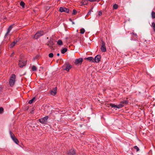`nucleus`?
I'll return each instance as SVG.
<instances>
[{
    "label": "nucleus",
    "instance_id": "9b49d317",
    "mask_svg": "<svg viewBox=\"0 0 155 155\" xmlns=\"http://www.w3.org/2000/svg\"><path fill=\"white\" fill-rule=\"evenodd\" d=\"M57 90V88L56 87H55L51 91V94L54 95L56 93V91Z\"/></svg>",
    "mask_w": 155,
    "mask_h": 155
},
{
    "label": "nucleus",
    "instance_id": "4c0bfd02",
    "mask_svg": "<svg viewBox=\"0 0 155 155\" xmlns=\"http://www.w3.org/2000/svg\"><path fill=\"white\" fill-rule=\"evenodd\" d=\"M57 55L58 56H59V55H60V54H59V53H57Z\"/></svg>",
    "mask_w": 155,
    "mask_h": 155
},
{
    "label": "nucleus",
    "instance_id": "1a4fd4ad",
    "mask_svg": "<svg viewBox=\"0 0 155 155\" xmlns=\"http://www.w3.org/2000/svg\"><path fill=\"white\" fill-rule=\"evenodd\" d=\"M47 45L50 48H52L54 43L52 39H51L47 43Z\"/></svg>",
    "mask_w": 155,
    "mask_h": 155
},
{
    "label": "nucleus",
    "instance_id": "aec40b11",
    "mask_svg": "<svg viewBox=\"0 0 155 155\" xmlns=\"http://www.w3.org/2000/svg\"><path fill=\"white\" fill-rule=\"evenodd\" d=\"M151 26L153 30L155 32V24L154 22H153L152 23Z\"/></svg>",
    "mask_w": 155,
    "mask_h": 155
},
{
    "label": "nucleus",
    "instance_id": "7c9ffc66",
    "mask_svg": "<svg viewBox=\"0 0 155 155\" xmlns=\"http://www.w3.org/2000/svg\"><path fill=\"white\" fill-rule=\"evenodd\" d=\"M53 54L52 53H50L48 55L49 57L50 58H52L53 57Z\"/></svg>",
    "mask_w": 155,
    "mask_h": 155
},
{
    "label": "nucleus",
    "instance_id": "9d476101",
    "mask_svg": "<svg viewBox=\"0 0 155 155\" xmlns=\"http://www.w3.org/2000/svg\"><path fill=\"white\" fill-rule=\"evenodd\" d=\"M66 67L65 70L68 71H69L70 69L71 68V65H70L69 63H67L66 64Z\"/></svg>",
    "mask_w": 155,
    "mask_h": 155
},
{
    "label": "nucleus",
    "instance_id": "72a5a7b5",
    "mask_svg": "<svg viewBox=\"0 0 155 155\" xmlns=\"http://www.w3.org/2000/svg\"><path fill=\"white\" fill-rule=\"evenodd\" d=\"M3 109L2 107H1L0 108V113L2 112L3 111Z\"/></svg>",
    "mask_w": 155,
    "mask_h": 155
},
{
    "label": "nucleus",
    "instance_id": "6e6552de",
    "mask_svg": "<svg viewBox=\"0 0 155 155\" xmlns=\"http://www.w3.org/2000/svg\"><path fill=\"white\" fill-rule=\"evenodd\" d=\"M101 58V55H97L96 56L94 59V62L98 63L100 60Z\"/></svg>",
    "mask_w": 155,
    "mask_h": 155
},
{
    "label": "nucleus",
    "instance_id": "0eeeda50",
    "mask_svg": "<svg viewBox=\"0 0 155 155\" xmlns=\"http://www.w3.org/2000/svg\"><path fill=\"white\" fill-rule=\"evenodd\" d=\"M83 61V59L82 58H79L76 59L74 62V64L76 65L78 64H81Z\"/></svg>",
    "mask_w": 155,
    "mask_h": 155
},
{
    "label": "nucleus",
    "instance_id": "58836bf2",
    "mask_svg": "<svg viewBox=\"0 0 155 155\" xmlns=\"http://www.w3.org/2000/svg\"><path fill=\"white\" fill-rule=\"evenodd\" d=\"M71 22H72L73 24H74V22L73 21H71Z\"/></svg>",
    "mask_w": 155,
    "mask_h": 155
},
{
    "label": "nucleus",
    "instance_id": "c9c22d12",
    "mask_svg": "<svg viewBox=\"0 0 155 155\" xmlns=\"http://www.w3.org/2000/svg\"><path fill=\"white\" fill-rule=\"evenodd\" d=\"M88 0L90 2H94V1H96V0Z\"/></svg>",
    "mask_w": 155,
    "mask_h": 155
},
{
    "label": "nucleus",
    "instance_id": "a878e982",
    "mask_svg": "<svg viewBox=\"0 0 155 155\" xmlns=\"http://www.w3.org/2000/svg\"><path fill=\"white\" fill-rule=\"evenodd\" d=\"M152 17L153 18H155V12L153 11L151 13Z\"/></svg>",
    "mask_w": 155,
    "mask_h": 155
},
{
    "label": "nucleus",
    "instance_id": "cd10ccee",
    "mask_svg": "<svg viewBox=\"0 0 155 155\" xmlns=\"http://www.w3.org/2000/svg\"><path fill=\"white\" fill-rule=\"evenodd\" d=\"M35 97L33 98L32 99H31V100H30L29 101L28 103L30 104H31L33 102V101L35 100Z\"/></svg>",
    "mask_w": 155,
    "mask_h": 155
},
{
    "label": "nucleus",
    "instance_id": "f257e3e1",
    "mask_svg": "<svg viewBox=\"0 0 155 155\" xmlns=\"http://www.w3.org/2000/svg\"><path fill=\"white\" fill-rule=\"evenodd\" d=\"M16 76L14 74H12L9 80V84L10 86L13 87L15 82Z\"/></svg>",
    "mask_w": 155,
    "mask_h": 155
},
{
    "label": "nucleus",
    "instance_id": "b1692460",
    "mask_svg": "<svg viewBox=\"0 0 155 155\" xmlns=\"http://www.w3.org/2000/svg\"><path fill=\"white\" fill-rule=\"evenodd\" d=\"M118 5L116 4H115L113 5V8L114 9H116L118 8Z\"/></svg>",
    "mask_w": 155,
    "mask_h": 155
},
{
    "label": "nucleus",
    "instance_id": "4be33fe9",
    "mask_svg": "<svg viewBox=\"0 0 155 155\" xmlns=\"http://www.w3.org/2000/svg\"><path fill=\"white\" fill-rule=\"evenodd\" d=\"M124 106V105H123L122 104H119L117 105V108H122V107Z\"/></svg>",
    "mask_w": 155,
    "mask_h": 155
},
{
    "label": "nucleus",
    "instance_id": "e433bc0d",
    "mask_svg": "<svg viewBox=\"0 0 155 155\" xmlns=\"http://www.w3.org/2000/svg\"><path fill=\"white\" fill-rule=\"evenodd\" d=\"M69 20L70 21H71V22L72 21H73L72 20L71 18L69 19Z\"/></svg>",
    "mask_w": 155,
    "mask_h": 155
},
{
    "label": "nucleus",
    "instance_id": "423d86ee",
    "mask_svg": "<svg viewBox=\"0 0 155 155\" xmlns=\"http://www.w3.org/2000/svg\"><path fill=\"white\" fill-rule=\"evenodd\" d=\"M26 64V61L23 60H20L19 61L18 65L20 68H22L23 67L25 66Z\"/></svg>",
    "mask_w": 155,
    "mask_h": 155
},
{
    "label": "nucleus",
    "instance_id": "a211bd4d",
    "mask_svg": "<svg viewBox=\"0 0 155 155\" xmlns=\"http://www.w3.org/2000/svg\"><path fill=\"white\" fill-rule=\"evenodd\" d=\"M12 140L17 144H18L19 143L18 140L15 137L12 139Z\"/></svg>",
    "mask_w": 155,
    "mask_h": 155
},
{
    "label": "nucleus",
    "instance_id": "5701e85b",
    "mask_svg": "<svg viewBox=\"0 0 155 155\" xmlns=\"http://www.w3.org/2000/svg\"><path fill=\"white\" fill-rule=\"evenodd\" d=\"M57 44L59 45H63L62 41L61 40H59L57 41Z\"/></svg>",
    "mask_w": 155,
    "mask_h": 155
},
{
    "label": "nucleus",
    "instance_id": "f03ea898",
    "mask_svg": "<svg viewBox=\"0 0 155 155\" xmlns=\"http://www.w3.org/2000/svg\"><path fill=\"white\" fill-rule=\"evenodd\" d=\"M48 118V116H46L44 117L39 119V121L40 123L42 124H46L47 122V120Z\"/></svg>",
    "mask_w": 155,
    "mask_h": 155
},
{
    "label": "nucleus",
    "instance_id": "f3484780",
    "mask_svg": "<svg viewBox=\"0 0 155 155\" xmlns=\"http://www.w3.org/2000/svg\"><path fill=\"white\" fill-rule=\"evenodd\" d=\"M67 51V49L66 48H63L61 50V52L62 54H64Z\"/></svg>",
    "mask_w": 155,
    "mask_h": 155
},
{
    "label": "nucleus",
    "instance_id": "2f4dec72",
    "mask_svg": "<svg viewBox=\"0 0 155 155\" xmlns=\"http://www.w3.org/2000/svg\"><path fill=\"white\" fill-rule=\"evenodd\" d=\"M134 148L136 150V151L138 152L139 151V149L137 146H135L134 147Z\"/></svg>",
    "mask_w": 155,
    "mask_h": 155
},
{
    "label": "nucleus",
    "instance_id": "ea45409f",
    "mask_svg": "<svg viewBox=\"0 0 155 155\" xmlns=\"http://www.w3.org/2000/svg\"><path fill=\"white\" fill-rule=\"evenodd\" d=\"M91 13V11H89L88 12V13L89 14L90 13Z\"/></svg>",
    "mask_w": 155,
    "mask_h": 155
},
{
    "label": "nucleus",
    "instance_id": "2eb2a0df",
    "mask_svg": "<svg viewBox=\"0 0 155 155\" xmlns=\"http://www.w3.org/2000/svg\"><path fill=\"white\" fill-rule=\"evenodd\" d=\"M9 134H10V137L12 139H13L15 137V135L11 132V130L9 131Z\"/></svg>",
    "mask_w": 155,
    "mask_h": 155
},
{
    "label": "nucleus",
    "instance_id": "20e7f679",
    "mask_svg": "<svg viewBox=\"0 0 155 155\" xmlns=\"http://www.w3.org/2000/svg\"><path fill=\"white\" fill-rule=\"evenodd\" d=\"M59 11L61 12H65L67 13H68L69 10V9L68 8L64 7H61L59 8Z\"/></svg>",
    "mask_w": 155,
    "mask_h": 155
},
{
    "label": "nucleus",
    "instance_id": "dca6fc26",
    "mask_svg": "<svg viewBox=\"0 0 155 155\" xmlns=\"http://www.w3.org/2000/svg\"><path fill=\"white\" fill-rule=\"evenodd\" d=\"M12 25L10 26L8 28V32H7V33L5 34L6 36L9 33V32H10V31L12 29Z\"/></svg>",
    "mask_w": 155,
    "mask_h": 155
},
{
    "label": "nucleus",
    "instance_id": "473e14b6",
    "mask_svg": "<svg viewBox=\"0 0 155 155\" xmlns=\"http://www.w3.org/2000/svg\"><path fill=\"white\" fill-rule=\"evenodd\" d=\"M76 13H77V11L75 9H73V11L72 15H75Z\"/></svg>",
    "mask_w": 155,
    "mask_h": 155
},
{
    "label": "nucleus",
    "instance_id": "ddd939ff",
    "mask_svg": "<svg viewBox=\"0 0 155 155\" xmlns=\"http://www.w3.org/2000/svg\"><path fill=\"white\" fill-rule=\"evenodd\" d=\"M130 34L132 35V38L131 40H135L136 39H133L134 37L133 35L136 38H138V36H137L136 34H135L133 32L130 33Z\"/></svg>",
    "mask_w": 155,
    "mask_h": 155
},
{
    "label": "nucleus",
    "instance_id": "bb28decb",
    "mask_svg": "<svg viewBox=\"0 0 155 155\" xmlns=\"http://www.w3.org/2000/svg\"><path fill=\"white\" fill-rule=\"evenodd\" d=\"M110 106L112 107L117 108V105L114 104H110Z\"/></svg>",
    "mask_w": 155,
    "mask_h": 155
},
{
    "label": "nucleus",
    "instance_id": "6ab92c4d",
    "mask_svg": "<svg viewBox=\"0 0 155 155\" xmlns=\"http://www.w3.org/2000/svg\"><path fill=\"white\" fill-rule=\"evenodd\" d=\"M128 101L127 100H123L121 102V103L122 104H127L128 103Z\"/></svg>",
    "mask_w": 155,
    "mask_h": 155
},
{
    "label": "nucleus",
    "instance_id": "c85d7f7f",
    "mask_svg": "<svg viewBox=\"0 0 155 155\" xmlns=\"http://www.w3.org/2000/svg\"><path fill=\"white\" fill-rule=\"evenodd\" d=\"M20 4L21 6H22L23 7H24L25 3L23 1H21L20 2Z\"/></svg>",
    "mask_w": 155,
    "mask_h": 155
},
{
    "label": "nucleus",
    "instance_id": "4468645a",
    "mask_svg": "<svg viewBox=\"0 0 155 155\" xmlns=\"http://www.w3.org/2000/svg\"><path fill=\"white\" fill-rule=\"evenodd\" d=\"M84 59L89 60L91 62H94V58L92 57L86 58H84Z\"/></svg>",
    "mask_w": 155,
    "mask_h": 155
},
{
    "label": "nucleus",
    "instance_id": "393cba45",
    "mask_svg": "<svg viewBox=\"0 0 155 155\" xmlns=\"http://www.w3.org/2000/svg\"><path fill=\"white\" fill-rule=\"evenodd\" d=\"M17 41H14L10 45V47L12 48L15 45V44L17 43Z\"/></svg>",
    "mask_w": 155,
    "mask_h": 155
},
{
    "label": "nucleus",
    "instance_id": "412c9836",
    "mask_svg": "<svg viewBox=\"0 0 155 155\" xmlns=\"http://www.w3.org/2000/svg\"><path fill=\"white\" fill-rule=\"evenodd\" d=\"M32 71H35L37 70V67L34 65H33L32 67Z\"/></svg>",
    "mask_w": 155,
    "mask_h": 155
},
{
    "label": "nucleus",
    "instance_id": "f8f14e48",
    "mask_svg": "<svg viewBox=\"0 0 155 155\" xmlns=\"http://www.w3.org/2000/svg\"><path fill=\"white\" fill-rule=\"evenodd\" d=\"M68 153L72 155H75V152L73 149H71L68 152Z\"/></svg>",
    "mask_w": 155,
    "mask_h": 155
},
{
    "label": "nucleus",
    "instance_id": "7ed1b4c3",
    "mask_svg": "<svg viewBox=\"0 0 155 155\" xmlns=\"http://www.w3.org/2000/svg\"><path fill=\"white\" fill-rule=\"evenodd\" d=\"M44 32L43 31H39L36 33L34 35L33 38L35 39H37L40 36L43 35H44Z\"/></svg>",
    "mask_w": 155,
    "mask_h": 155
},
{
    "label": "nucleus",
    "instance_id": "f704fd0d",
    "mask_svg": "<svg viewBox=\"0 0 155 155\" xmlns=\"http://www.w3.org/2000/svg\"><path fill=\"white\" fill-rule=\"evenodd\" d=\"M102 12H101L99 11L98 12V15L99 16H100L102 15Z\"/></svg>",
    "mask_w": 155,
    "mask_h": 155
},
{
    "label": "nucleus",
    "instance_id": "c756f323",
    "mask_svg": "<svg viewBox=\"0 0 155 155\" xmlns=\"http://www.w3.org/2000/svg\"><path fill=\"white\" fill-rule=\"evenodd\" d=\"M85 31L84 28H81L80 29V33L83 34L84 33Z\"/></svg>",
    "mask_w": 155,
    "mask_h": 155
},
{
    "label": "nucleus",
    "instance_id": "39448f33",
    "mask_svg": "<svg viewBox=\"0 0 155 155\" xmlns=\"http://www.w3.org/2000/svg\"><path fill=\"white\" fill-rule=\"evenodd\" d=\"M101 50L102 52H105L106 51V48L105 46V43L104 41L102 40L101 41Z\"/></svg>",
    "mask_w": 155,
    "mask_h": 155
}]
</instances>
